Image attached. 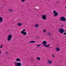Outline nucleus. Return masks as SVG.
I'll list each match as a JSON object with an SVG mask.
<instances>
[{
  "instance_id": "a211bd4d",
  "label": "nucleus",
  "mask_w": 66,
  "mask_h": 66,
  "mask_svg": "<svg viewBox=\"0 0 66 66\" xmlns=\"http://www.w3.org/2000/svg\"><path fill=\"white\" fill-rule=\"evenodd\" d=\"M26 0H21V1L22 2H24Z\"/></svg>"
},
{
  "instance_id": "412c9836",
  "label": "nucleus",
  "mask_w": 66,
  "mask_h": 66,
  "mask_svg": "<svg viewBox=\"0 0 66 66\" xmlns=\"http://www.w3.org/2000/svg\"><path fill=\"white\" fill-rule=\"evenodd\" d=\"M10 12H12V10L11 9H9L8 10Z\"/></svg>"
},
{
  "instance_id": "5701e85b",
  "label": "nucleus",
  "mask_w": 66,
  "mask_h": 66,
  "mask_svg": "<svg viewBox=\"0 0 66 66\" xmlns=\"http://www.w3.org/2000/svg\"><path fill=\"white\" fill-rule=\"evenodd\" d=\"M2 45H1L0 46L1 48H2Z\"/></svg>"
},
{
  "instance_id": "393cba45",
  "label": "nucleus",
  "mask_w": 66,
  "mask_h": 66,
  "mask_svg": "<svg viewBox=\"0 0 66 66\" xmlns=\"http://www.w3.org/2000/svg\"><path fill=\"white\" fill-rule=\"evenodd\" d=\"M64 35H66V33H64Z\"/></svg>"
},
{
  "instance_id": "39448f33",
  "label": "nucleus",
  "mask_w": 66,
  "mask_h": 66,
  "mask_svg": "<svg viewBox=\"0 0 66 66\" xmlns=\"http://www.w3.org/2000/svg\"><path fill=\"white\" fill-rule=\"evenodd\" d=\"M59 32L60 33L63 34V32H64V30L63 29L61 28L59 30Z\"/></svg>"
},
{
  "instance_id": "2eb2a0df",
  "label": "nucleus",
  "mask_w": 66,
  "mask_h": 66,
  "mask_svg": "<svg viewBox=\"0 0 66 66\" xmlns=\"http://www.w3.org/2000/svg\"><path fill=\"white\" fill-rule=\"evenodd\" d=\"M22 25V23H19L18 24V26H21Z\"/></svg>"
},
{
  "instance_id": "9b49d317",
  "label": "nucleus",
  "mask_w": 66,
  "mask_h": 66,
  "mask_svg": "<svg viewBox=\"0 0 66 66\" xmlns=\"http://www.w3.org/2000/svg\"><path fill=\"white\" fill-rule=\"evenodd\" d=\"M36 43V42L34 41H31L28 42L29 43Z\"/></svg>"
},
{
  "instance_id": "f257e3e1",
  "label": "nucleus",
  "mask_w": 66,
  "mask_h": 66,
  "mask_svg": "<svg viewBox=\"0 0 66 66\" xmlns=\"http://www.w3.org/2000/svg\"><path fill=\"white\" fill-rule=\"evenodd\" d=\"M26 32V29H24L22 30L21 32V34H23L24 35H26L27 34V33Z\"/></svg>"
},
{
  "instance_id": "f03ea898",
  "label": "nucleus",
  "mask_w": 66,
  "mask_h": 66,
  "mask_svg": "<svg viewBox=\"0 0 66 66\" xmlns=\"http://www.w3.org/2000/svg\"><path fill=\"white\" fill-rule=\"evenodd\" d=\"M14 65L15 66H21V63H20L15 62L14 63Z\"/></svg>"
},
{
  "instance_id": "b1692460",
  "label": "nucleus",
  "mask_w": 66,
  "mask_h": 66,
  "mask_svg": "<svg viewBox=\"0 0 66 66\" xmlns=\"http://www.w3.org/2000/svg\"><path fill=\"white\" fill-rule=\"evenodd\" d=\"M52 56H53V57H54V55H52Z\"/></svg>"
},
{
  "instance_id": "6e6552de",
  "label": "nucleus",
  "mask_w": 66,
  "mask_h": 66,
  "mask_svg": "<svg viewBox=\"0 0 66 66\" xmlns=\"http://www.w3.org/2000/svg\"><path fill=\"white\" fill-rule=\"evenodd\" d=\"M15 60L16 62H21V60L19 58H16L15 59Z\"/></svg>"
},
{
  "instance_id": "4468645a",
  "label": "nucleus",
  "mask_w": 66,
  "mask_h": 66,
  "mask_svg": "<svg viewBox=\"0 0 66 66\" xmlns=\"http://www.w3.org/2000/svg\"><path fill=\"white\" fill-rule=\"evenodd\" d=\"M39 26V24H36L35 25V27L36 28H37V27H38V26Z\"/></svg>"
},
{
  "instance_id": "f3484780",
  "label": "nucleus",
  "mask_w": 66,
  "mask_h": 66,
  "mask_svg": "<svg viewBox=\"0 0 66 66\" xmlns=\"http://www.w3.org/2000/svg\"><path fill=\"white\" fill-rule=\"evenodd\" d=\"M37 60H40V58L38 57H37Z\"/></svg>"
},
{
  "instance_id": "7ed1b4c3",
  "label": "nucleus",
  "mask_w": 66,
  "mask_h": 66,
  "mask_svg": "<svg viewBox=\"0 0 66 66\" xmlns=\"http://www.w3.org/2000/svg\"><path fill=\"white\" fill-rule=\"evenodd\" d=\"M8 37L7 38V41H10L12 38V36L11 35H9L8 36Z\"/></svg>"
},
{
  "instance_id": "9d476101",
  "label": "nucleus",
  "mask_w": 66,
  "mask_h": 66,
  "mask_svg": "<svg viewBox=\"0 0 66 66\" xmlns=\"http://www.w3.org/2000/svg\"><path fill=\"white\" fill-rule=\"evenodd\" d=\"M48 64H52V61L50 60H49L48 61Z\"/></svg>"
},
{
  "instance_id": "6ab92c4d",
  "label": "nucleus",
  "mask_w": 66,
  "mask_h": 66,
  "mask_svg": "<svg viewBox=\"0 0 66 66\" xmlns=\"http://www.w3.org/2000/svg\"><path fill=\"white\" fill-rule=\"evenodd\" d=\"M43 32H46V30L44 29L43 31Z\"/></svg>"
},
{
  "instance_id": "ddd939ff",
  "label": "nucleus",
  "mask_w": 66,
  "mask_h": 66,
  "mask_svg": "<svg viewBox=\"0 0 66 66\" xmlns=\"http://www.w3.org/2000/svg\"><path fill=\"white\" fill-rule=\"evenodd\" d=\"M56 51H60V48L58 47H57L56 48Z\"/></svg>"
},
{
  "instance_id": "423d86ee",
  "label": "nucleus",
  "mask_w": 66,
  "mask_h": 66,
  "mask_svg": "<svg viewBox=\"0 0 66 66\" xmlns=\"http://www.w3.org/2000/svg\"><path fill=\"white\" fill-rule=\"evenodd\" d=\"M42 17L43 19H44V20H46L47 18V16L45 15H42Z\"/></svg>"
},
{
  "instance_id": "0eeeda50",
  "label": "nucleus",
  "mask_w": 66,
  "mask_h": 66,
  "mask_svg": "<svg viewBox=\"0 0 66 66\" xmlns=\"http://www.w3.org/2000/svg\"><path fill=\"white\" fill-rule=\"evenodd\" d=\"M53 13L54 14V16H57L58 15V13H57V12H56V11L55 10L53 11Z\"/></svg>"
},
{
  "instance_id": "4be33fe9",
  "label": "nucleus",
  "mask_w": 66,
  "mask_h": 66,
  "mask_svg": "<svg viewBox=\"0 0 66 66\" xmlns=\"http://www.w3.org/2000/svg\"><path fill=\"white\" fill-rule=\"evenodd\" d=\"M48 35H49V36H50V32L48 33Z\"/></svg>"
},
{
  "instance_id": "dca6fc26",
  "label": "nucleus",
  "mask_w": 66,
  "mask_h": 66,
  "mask_svg": "<svg viewBox=\"0 0 66 66\" xmlns=\"http://www.w3.org/2000/svg\"><path fill=\"white\" fill-rule=\"evenodd\" d=\"M44 46H45V47H48L50 46V45H44Z\"/></svg>"
},
{
  "instance_id": "aec40b11",
  "label": "nucleus",
  "mask_w": 66,
  "mask_h": 66,
  "mask_svg": "<svg viewBox=\"0 0 66 66\" xmlns=\"http://www.w3.org/2000/svg\"><path fill=\"white\" fill-rule=\"evenodd\" d=\"M40 45H41V44H38V45H37V47H39V46H40Z\"/></svg>"
},
{
  "instance_id": "f8f14e48",
  "label": "nucleus",
  "mask_w": 66,
  "mask_h": 66,
  "mask_svg": "<svg viewBox=\"0 0 66 66\" xmlns=\"http://www.w3.org/2000/svg\"><path fill=\"white\" fill-rule=\"evenodd\" d=\"M2 18L0 17V23H2Z\"/></svg>"
},
{
  "instance_id": "20e7f679",
  "label": "nucleus",
  "mask_w": 66,
  "mask_h": 66,
  "mask_svg": "<svg viewBox=\"0 0 66 66\" xmlns=\"http://www.w3.org/2000/svg\"><path fill=\"white\" fill-rule=\"evenodd\" d=\"M60 19L62 21H65L66 20V18L64 16H62L61 17Z\"/></svg>"
},
{
  "instance_id": "1a4fd4ad",
  "label": "nucleus",
  "mask_w": 66,
  "mask_h": 66,
  "mask_svg": "<svg viewBox=\"0 0 66 66\" xmlns=\"http://www.w3.org/2000/svg\"><path fill=\"white\" fill-rule=\"evenodd\" d=\"M42 44H44V45H45L47 44V42L45 41H44L42 42Z\"/></svg>"
},
{
  "instance_id": "a878e982",
  "label": "nucleus",
  "mask_w": 66,
  "mask_h": 66,
  "mask_svg": "<svg viewBox=\"0 0 66 66\" xmlns=\"http://www.w3.org/2000/svg\"><path fill=\"white\" fill-rule=\"evenodd\" d=\"M1 52H0V54H1Z\"/></svg>"
}]
</instances>
